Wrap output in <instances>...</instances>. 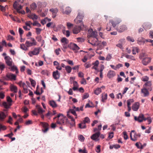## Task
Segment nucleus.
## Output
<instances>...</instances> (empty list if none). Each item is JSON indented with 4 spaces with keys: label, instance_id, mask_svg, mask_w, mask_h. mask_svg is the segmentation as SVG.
<instances>
[{
    "label": "nucleus",
    "instance_id": "1a4fd4ad",
    "mask_svg": "<svg viewBox=\"0 0 153 153\" xmlns=\"http://www.w3.org/2000/svg\"><path fill=\"white\" fill-rule=\"evenodd\" d=\"M6 114L3 112H0V120H2L5 118ZM6 129L5 126H2L0 123V131L1 130H4Z\"/></svg>",
    "mask_w": 153,
    "mask_h": 153
},
{
    "label": "nucleus",
    "instance_id": "c756f323",
    "mask_svg": "<svg viewBox=\"0 0 153 153\" xmlns=\"http://www.w3.org/2000/svg\"><path fill=\"white\" fill-rule=\"evenodd\" d=\"M102 101L105 102L107 99V94L106 93H103L102 94Z\"/></svg>",
    "mask_w": 153,
    "mask_h": 153
},
{
    "label": "nucleus",
    "instance_id": "4468645a",
    "mask_svg": "<svg viewBox=\"0 0 153 153\" xmlns=\"http://www.w3.org/2000/svg\"><path fill=\"white\" fill-rule=\"evenodd\" d=\"M127 28L126 25H121L117 27L116 29L119 32H122L127 30Z\"/></svg>",
    "mask_w": 153,
    "mask_h": 153
},
{
    "label": "nucleus",
    "instance_id": "f3484780",
    "mask_svg": "<svg viewBox=\"0 0 153 153\" xmlns=\"http://www.w3.org/2000/svg\"><path fill=\"white\" fill-rule=\"evenodd\" d=\"M142 27L145 30H146L150 29L152 27V25L150 23L146 22L143 24Z\"/></svg>",
    "mask_w": 153,
    "mask_h": 153
},
{
    "label": "nucleus",
    "instance_id": "39448f33",
    "mask_svg": "<svg viewBox=\"0 0 153 153\" xmlns=\"http://www.w3.org/2000/svg\"><path fill=\"white\" fill-rule=\"evenodd\" d=\"M134 119L135 121H137L139 122H143V120H146L147 118H145L144 115L141 114H139L138 117H137L136 116H135L134 117Z\"/></svg>",
    "mask_w": 153,
    "mask_h": 153
},
{
    "label": "nucleus",
    "instance_id": "f8f14e48",
    "mask_svg": "<svg viewBox=\"0 0 153 153\" xmlns=\"http://www.w3.org/2000/svg\"><path fill=\"white\" fill-rule=\"evenodd\" d=\"M90 39L91 40V42H89V43L93 45H98L100 43L98 39L96 38H91Z\"/></svg>",
    "mask_w": 153,
    "mask_h": 153
},
{
    "label": "nucleus",
    "instance_id": "2f4dec72",
    "mask_svg": "<svg viewBox=\"0 0 153 153\" xmlns=\"http://www.w3.org/2000/svg\"><path fill=\"white\" fill-rule=\"evenodd\" d=\"M56 114V111H53L52 113L50 111L48 112L45 115V116L48 118L49 117H51L53 115H54Z\"/></svg>",
    "mask_w": 153,
    "mask_h": 153
},
{
    "label": "nucleus",
    "instance_id": "338daca9",
    "mask_svg": "<svg viewBox=\"0 0 153 153\" xmlns=\"http://www.w3.org/2000/svg\"><path fill=\"white\" fill-rule=\"evenodd\" d=\"M20 48L22 49L25 50L26 49V48L24 44H21L20 45Z\"/></svg>",
    "mask_w": 153,
    "mask_h": 153
},
{
    "label": "nucleus",
    "instance_id": "0eeeda50",
    "mask_svg": "<svg viewBox=\"0 0 153 153\" xmlns=\"http://www.w3.org/2000/svg\"><path fill=\"white\" fill-rule=\"evenodd\" d=\"M32 42H30L28 41H26V42L25 44L27 47H29L33 45H36V42L35 40L33 38H30Z\"/></svg>",
    "mask_w": 153,
    "mask_h": 153
},
{
    "label": "nucleus",
    "instance_id": "864d4df0",
    "mask_svg": "<svg viewBox=\"0 0 153 153\" xmlns=\"http://www.w3.org/2000/svg\"><path fill=\"white\" fill-rule=\"evenodd\" d=\"M63 61L67 62L69 64L71 65H74L73 62L72 61V60H70L69 59H67V60L65 59L63 60Z\"/></svg>",
    "mask_w": 153,
    "mask_h": 153
},
{
    "label": "nucleus",
    "instance_id": "ea45409f",
    "mask_svg": "<svg viewBox=\"0 0 153 153\" xmlns=\"http://www.w3.org/2000/svg\"><path fill=\"white\" fill-rule=\"evenodd\" d=\"M65 69L67 73H70L71 72L72 68L71 67L68 65L65 67Z\"/></svg>",
    "mask_w": 153,
    "mask_h": 153
},
{
    "label": "nucleus",
    "instance_id": "c03bdc74",
    "mask_svg": "<svg viewBox=\"0 0 153 153\" xmlns=\"http://www.w3.org/2000/svg\"><path fill=\"white\" fill-rule=\"evenodd\" d=\"M29 18L33 20L34 19H37L38 16L37 15H36L35 14H32L29 17Z\"/></svg>",
    "mask_w": 153,
    "mask_h": 153
},
{
    "label": "nucleus",
    "instance_id": "603ef678",
    "mask_svg": "<svg viewBox=\"0 0 153 153\" xmlns=\"http://www.w3.org/2000/svg\"><path fill=\"white\" fill-rule=\"evenodd\" d=\"M41 73L42 74L47 75V76H48L49 75L48 71L47 70H43L41 72Z\"/></svg>",
    "mask_w": 153,
    "mask_h": 153
},
{
    "label": "nucleus",
    "instance_id": "052dcab7",
    "mask_svg": "<svg viewBox=\"0 0 153 153\" xmlns=\"http://www.w3.org/2000/svg\"><path fill=\"white\" fill-rule=\"evenodd\" d=\"M88 97H89L88 94L87 93H85L83 96L82 100H84L85 99H86V98H88Z\"/></svg>",
    "mask_w": 153,
    "mask_h": 153
},
{
    "label": "nucleus",
    "instance_id": "a19ab883",
    "mask_svg": "<svg viewBox=\"0 0 153 153\" xmlns=\"http://www.w3.org/2000/svg\"><path fill=\"white\" fill-rule=\"evenodd\" d=\"M8 9V6L7 5H6L5 7H4L0 5V10L2 12H5L6 10V9Z\"/></svg>",
    "mask_w": 153,
    "mask_h": 153
},
{
    "label": "nucleus",
    "instance_id": "4c0bfd02",
    "mask_svg": "<svg viewBox=\"0 0 153 153\" xmlns=\"http://www.w3.org/2000/svg\"><path fill=\"white\" fill-rule=\"evenodd\" d=\"M16 75H15L12 73H10V80H16Z\"/></svg>",
    "mask_w": 153,
    "mask_h": 153
},
{
    "label": "nucleus",
    "instance_id": "412c9836",
    "mask_svg": "<svg viewBox=\"0 0 153 153\" xmlns=\"http://www.w3.org/2000/svg\"><path fill=\"white\" fill-rule=\"evenodd\" d=\"M148 88L144 87L143 89H141V93L143 94L144 96L145 97H147L149 95V92H148Z\"/></svg>",
    "mask_w": 153,
    "mask_h": 153
},
{
    "label": "nucleus",
    "instance_id": "79ce46f5",
    "mask_svg": "<svg viewBox=\"0 0 153 153\" xmlns=\"http://www.w3.org/2000/svg\"><path fill=\"white\" fill-rule=\"evenodd\" d=\"M125 56L127 59H130L133 61H135L136 60L134 56L132 55H125Z\"/></svg>",
    "mask_w": 153,
    "mask_h": 153
},
{
    "label": "nucleus",
    "instance_id": "69168bd1",
    "mask_svg": "<svg viewBox=\"0 0 153 153\" xmlns=\"http://www.w3.org/2000/svg\"><path fill=\"white\" fill-rule=\"evenodd\" d=\"M42 36H37L36 37V39L38 42H40L42 40Z\"/></svg>",
    "mask_w": 153,
    "mask_h": 153
},
{
    "label": "nucleus",
    "instance_id": "dca6fc26",
    "mask_svg": "<svg viewBox=\"0 0 153 153\" xmlns=\"http://www.w3.org/2000/svg\"><path fill=\"white\" fill-rule=\"evenodd\" d=\"M100 135V132H98L93 134L92 136H91V138L92 140L97 141L98 140V138L99 137Z\"/></svg>",
    "mask_w": 153,
    "mask_h": 153
},
{
    "label": "nucleus",
    "instance_id": "cd10ccee",
    "mask_svg": "<svg viewBox=\"0 0 153 153\" xmlns=\"http://www.w3.org/2000/svg\"><path fill=\"white\" fill-rule=\"evenodd\" d=\"M67 115L68 117L71 120V123H70L71 125L72 126H75V122L73 117L70 115L68 114H67Z\"/></svg>",
    "mask_w": 153,
    "mask_h": 153
},
{
    "label": "nucleus",
    "instance_id": "8fccbe9b",
    "mask_svg": "<svg viewBox=\"0 0 153 153\" xmlns=\"http://www.w3.org/2000/svg\"><path fill=\"white\" fill-rule=\"evenodd\" d=\"M83 122L85 123V124L86 123H89L90 122V119L88 117H85L84 119V120L83 121Z\"/></svg>",
    "mask_w": 153,
    "mask_h": 153
},
{
    "label": "nucleus",
    "instance_id": "37998d69",
    "mask_svg": "<svg viewBox=\"0 0 153 153\" xmlns=\"http://www.w3.org/2000/svg\"><path fill=\"white\" fill-rule=\"evenodd\" d=\"M72 46L73 50H78L79 49V47L75 44H73Z\"/></svg>",
    "mask_w": 153,
    "mask_h": 153
},
{
    "label": "nucleus",
    "instance_id": "7ed1b4c3",
    "mask_svg": "<svg viewBox=\"0 0 153 153\" xmlns=\"http://www.w3.org/2000/svg\"><path fill=\"white\" fill-rule=\"evenodd\" d=\"M13 8L16 9L17 11L19 13H22V14H24L25 13L24 11H20V10L22 9V6L21 5L18 6L17 2V1H15L13 4Z\"/></svg>",
    "mask_w": 153,
    "mask_h": 153
},
{
    "label": "nucleus",
    "instance_id": "680f3d73",
    "mask_svg": "<svg viewBox=\"0 0 153 153\" xmlns=\"http://www.w3.org/2000/svg\"><path fill=\"white\" fill-rule=\"evenodd\" d=\"M5 96L4 93L2 92H0V98L1 99H3Z\"/></svg>",
    "mask_w": 153,
    "mask_h": 153
},
{
    "label": "nucleus",
    "instance_id": "6e6d98bb",
    "mask_svg": "<svg viewBox=\"0 0 153 153\" xmlns=\"http://www.w3.org/2000/svg\"><path fill=\"white\" fill-rule=\"evenodd\" d=\"M30 7L32 9L34 10L36 8L37 6L36 3H33L30 5Z\"/></svg>",
    "mask_w": 153,
    "mask_h": 153
},
{
    "label": "nucleus",
    "instance_id": "20e7f679",
    "mask_svg": "<svg viewBox=\"0 0 153 153\" xmlns=\"http://www.w3.org/2000/svg\"><path fill=\"white\" fill-rule=\"evenodd\" d=\"M7 102H4L3 103L2 105L5 108L4 111H6L10 108V97L7 96Z\"/></svg>",
    "mask_w": 153,
    "mask_h": 153
},
{
    "label": "nucleus",
    "instance_id": "b1692460",
    "mask_svg": "<svg viewBox=\"0 0 153 153\" xmlns=\"http://www.w3.org/2000/svg\"><path fill=\"white\" fill-rule=\"evenodd\" d=\"M151 59L150 58L146 57L143 59L142 63L144 65H147L151 61Z\"/></svg>",
    "mask_w": 153,
    "mask_h": 153
},
{
    "label": "nucleus",
    "instance_id": "4d7b16f0",
    "mask_svg": "<svg viewBox=\"0 0 153 153\" xmlns=\"http://www.w3.org/2000/svg\"><path fill=\"white\" fill-rule=\"evenodd\" d=\"M19 32L20 35V37H21L24 32L23 30L21 28H19Z\"/></svg>",
    "mask_w": 153,
    "mask_h": 153
},
{
    "label": "nucleus",
    "instance_id": "5fc2aeb1",
    "mask_svg": "<svg viewBox=\"0 0 153 153\" xmlns=\"http://www.w3.org/2000/svg\"><path fill=\"white\" fill-rule=\"evenodd\" d=\"M126 39L128 41H130L131 42H133L134 41V39L131 36H128L126 38Z\"/></svg>",
    "mask_w": 153,
    "mask_h": 153
},
{
    "label": "nucleus",
    "instance_id": "f704fd0d",
    "mask_svg": "<svg viewBox=\"0 0 153 153\" xmlns=\"http://www.w3.org/2000/svg\"><path fill=\"white\" fill-rule=\"evenodd\" d=\"M97 36V32L96 31H93L91 33L90 37L91 38H96Z\"/></svg>",
    "mask_w": 153,
    "mask_h": 153
},
{
    "label": "nucleus",
    "instance_id": "9b49d317",
    "mask_svg": "<svg viewBox=\"0 0 153 153\" xmlns=\"http://www.w3.org/2000/svg\"><path fill=\"white\" fill-rule=\"evenodd\" d=\"M61 41L63 43L62 45L63 48L64 49H66L68 47L67 44L69 42L68 40L66 38L63 37L62 38Z\"/></svg>",
    "mask_w": 153,
    "mask_h": 153
},
{
    "label": "nucleus",
    "instance_id": "e433bc0d",
    "mask_svg": "<svg viewBox=\"0 0 153 153\" xmlns=\"http://www.w3.org/2000/svg\"><path fill=\"white\" fill-rule=\"evenodd\" d=\"M102 91V90L101 88H97L94 91V93L95 94L98 95L100 94Z\"/></svg>",
    "mask_w": 153,
    "mask_h": 153
},
{
    "label": "nucleus",
    "instance_id": "bb28decb",
    "mask_svg": "<svg viewBox=\"0 0 153 153\" xmlns=\"http://www.w3.org/2000/svg\"><path fill=\"white\" fill-rule=\"evenodd\" d=\"M2 55L4 56H5L4 59L7 65L8 66H10V58L8 56H6V54L5 53L2 54Z\"/></svg>",
    "mask_w": 153,
    "mask_h": 153
},
{
    "label": "nucleus",
    "instance_id": "6ab92c4d",
    "mask_svg": "<svg viewBox=\"0 0 153 153\" xmlns=\"http://www.w3.org/2000/svg\"><path fill=\"white\" fill-rule=\"evenodd\" d=\"M152 83L151 81H149L147 82L146 83L143 85V87H147V88H148V90L149 91H151L152 90V88L151 87Z\"/></svg>",
    "mask_w": 153,
    "mask_h": 153
},
{
    "label": "nucleus",
    "instance_id": "7c9ffc66",
    "mask_svg": "<svg viewBox=\"0 0 153 153\" xmlns=\"http://www.w3.org/2000/svg\"><path fill=\"white\" fill-rule=\"evenodd\" d=\"M71 9L69 7H67L65 8V11L63 12V13L66 14L67 15L69 14L71 12Z\"/></svg>",
    "mask_w": 153,
    "mask_h": 153
},
{
    "label": "nucleus",
    "instance_id": "a18cd8bd",
    "mask_svg": "<svg viewBox=\"0 0 153 153\" xmlns=\"http://www.w3.org/2000/svg\"><path fill=\"white\" fill-rule=\"evenodd\" d=\"M29 80L31 82V83L32 86L33 87L35 86L36 84V82L35 81L30 78H29Z\"/></svg>",
    "mask_w": 153,
    "mask_h": 153
},
{
    "label": "nucleus",
    "instance_id": "58836bf2",
    "mask_svg": "<svg viewBox=\"0 0 153 153\" xmlns=\"http://www.w3.org/2000/svg\"><path fill=\"white\" fill-rule=\"evenodd\" d=\"M68 112L71 113L73 114L76 116V118H77V115L76 113V111L73 108L70 109L69 110Z\"/></svg>",
    "mask_w": 153,
    "mask_h": 153
},
{
    "label": "nucleus",
    "instance_id": "72a5a7b5",
    "mask_svg": "<svg viewBox=\"0 0 153 153\" xmlns=\"http://www.w3.org/2000/svg\"><path fill=\"white\" fill-rule=\"evenodd\" d=\"M78 126L79 128L81 129L85 128L86 127L85 124L83 122L79 124H78Z\"/></svg>",
    "mask_w": 153,
    "mask_h": 153
},
{
    "label": "nucleus",
    "instance_id": "6e6552de",
    "mask_svg": "<svg viewBox=\"0 0 153 153\" xmlns=\"http://www.w3.org/2000/svg\"><path fill=\"white\" fill-rule=\"evenodd\" d=\"M40 124L43 128V129H42V131L44 132L45 133L49 129V124L46 122H40Z\"/></svg>",
    "mask_w": 153,
    "mask_h": 153
},
{
    "label": "nucleus",
    "instance_id": "aec40b11",
    "mask_svg": "<svg viewBox=\"0 0 153 153\" xmlns=\"http://www.w3.org/2000/svg\"><path fill=\"white\" fill-rule=\"evenodd\" d=\"M140 107V103L139 102H136L132 106V109L134 111H137Z\"/></svg>",
    "mask_w": 153,
    "mask_h": 153
},
{
    "label": "nucleus",
    "instance_id": "ddd939ff",
    "mask_svg": "<svg viewBox=\"0 0 153 153\" xmlns=\"http://www.w3.org/2000/svg\"><path fill=\"white\" fill-rule=\"evenodd\" d=\"M84 26V25L81 26H76L74 27L73 29V33H74L76 34L78 33L82 29V27Z\"/></svg>",
    "mask_w": 153,
    "mask_h": 153
},
{
    "label": "nucleus",
    "instance_id": "5701e85b",
    "mask_svg": "<svg viewBox=\"0 0 153 153\" xmlns=\"http://www.w3.org/2000/svg\"><path fill=\"white\" fill-rule=\"evenodd\" d=\"M53 76L55 79H57L60 78V74L59 71L56 70L53 72Z\"/></svg>",
    "mask_w": 153,
    "mask_h": 153
},
{
    "label": "nucleus",
    "instance_id": "de8ad7c7",
    "mask_svg": "<svg viewBox=\"0 0 153 153\" xmlns=\"http://www.w3.org/2000/svg\"><path fill=\"white\" fill-rule=\"evenodd\" d=\"M21 110L24 113H26L29 110L26 106H24L21 109Z\"/></svg>",
    "mask_w": 153,
    "mask_h": 153
},
{
    "label": "nucleus",
    "instance_id": "f03ea898",
    "mask_svg": "<svg viewBox=\"0 0 153 153\" xmlns=\"http://www.w3.org/2000/svg\"><path fill=\"white\" fill-rule=\"evenodd\" d=\"M140 134H136L134 130H132L130 134L131 139L134 141L136 140L137 138L140 137Z\"/></svg>",
    "mask_w": 153,
    "mask_h": 153
},
{
    "label": "nucleus",
    "instance_id": "bf43d9fd",
    "mask_svg": "<svg viewBox=\"0 0 153 153\" xmlns=\"http://www.w3.org/2000/svg\"><path fill=\"white\" fill-rule=\"evenodd\" d=\"M76 39H77V41L78 42H83L84 40L83 39L80 37L77 38Z\"/></svg>",
    "mask_w": 153,
    "mask_h": 153
},
{
    "label": "nucleus",
    "instance_id": "49530a36",
    "mask_svg": "<svg viewBox=\"0 0 153 153\" xmlns=\"http://www.w3.org/2000/svg\"><path fill=\"white\" fill-rule=\"evenodd\" d=\"M134 102L133 99H129L127 101V106L130 105L131 103Z\"/></svg>",
    "mask_w": 153,
    "mask_h": 153
},
{
    "label": "nucleus",
    "instance_id": "f257e3e1",
    "mask_svg": "<svg viewBox=\"0 0 153 153\" xmlns=\"http://www.w3.org/2000/svg\"><path fill=\"white\" fill-rule=\"evenodd\" d=\"M58 120L56 123L60 125H65L69 124L67 117H64L62 114H60L57 116Z\"/></svg>",
    "mask_w": 153,
    "mask_h": 153
},
{
    "label": "nucleus",
    "instance_id": "3c124183",
    "mask_svg": "<svg viewBox=\"0 0 153 153\" xmlns=\"http://www.w3.org/2000/svg\"><path fill=\"white\" fill-rule=\"evenodd\" d=\"M36 33L37 34L39 35V34L41 33V32L42 30V29L38 28H36Z\"/></svg>",
    "mask_w": 153,
    "mask_h": 153
},
{
    "label": "nucleus",
    "instance_id": "c85d7f7f",
    "mask_svg": "<svg viewBox=\"0 0 153 153\" xmlns=\"http://www.w3.org/2000/svg\"><path fill=\"white\" fill-rule=\"evenodd\" d=\"M36 107L37 109L38 112L39 114H42L45 111L42 109L40 105H37Z\"/></svg>",
    "mask_w": 153,
    "mask_h": 153
},
{
    "label": "nucleus",
    "instance_id": "c9c22d12",
    "mask_svg": "<svg viewBox=\"0 0 153 153\" xmlns=\"http://www.w3.org/2000/svg\"><path fill=\"white\" fill-rule=\"evenodd\" d=\"M139 50L138 48L136 47H134L132 48V54H135L136 52L138 53L139 52Z\"/></svg>",
    "mask_w": 153,
    "mask_h": 153
},
{
    "label": "nucleus",
    "instance_id": "774afa93",
    "mask_svg": "<svg viewBox=\"0 0 153 153\" xmlns=\"http://www.w3.org/2000/svg\"><path fill=\"white\" fill-rule=\"evenodd\" d=\"M78 151L80 153L83 152V153H87V151L85 148H84L83 150L79 149Z\"/></svg>",
    "mask_w": 153,
    "mask_h": 153
},
{
    "label": "nucleus",
    "instance_id": "4be33fe9",
    "mask_svg": "<svg viewBox=\"0 0 153 153\" xmlns=\"http://www.w3.org/2000/svg\"><path fill=\"white\" fill-rule=\"evenodd\" d=\"M116 75L115 72L113 71H109L107 74V76L109 78H111L114 77Z\"/></svg>",
    "mask_w": 153,
    "mask_h": 153
},
{
    "label": "nucleus",
    "instance_id": "09e8293b",
    "mask_svg": "<svg viewBox=\"0 0 153 153\" xmlns=\"http://www.w3.org/2000/svg\"><path fill=\"white\" fill-rule=\"evenodd\" d=\"M149 79V77L147 76H145L142 77V80L143 82L148 81Z\"/></svg>",
    "mask_w": 153,
    "mask_h": 153
},
{
    "label": "nucleus",
    "instance_id": "393cba45",
    "mask_svg": "<svg viewBox=\"0 0 153 153\" xmlns=\"http://www.w3.org/2000/svg\"><path fill=\"white\" fill-rule=\"evenodd\" d=\"M10 90L14 93H16L18 91L17 87L13 84H10Z\"/></svg>",
    "mask_w": 153,
    "mask_h": 153
},
{
    "label": "nucleus",
    "instance_id": "0e129e2a",
    "mask_svg": "<svg viewBox=\"0 0 153 153\" xmlns=\"http://www.w3.org/2000/svg\"><path fill=\"white\" fill-rule=\"evenodd\" d=\"M61 51V50L60 49V48H58L57 49H56L55 50V52L56 54L57 55H58L59 54V52L60 51Z\"/></svg>",
    "mask_w": 153,
    "mask_h": 153
},
{
    "label": "nucleus",
    "instance_id": "a211bd4d",
    "mask_svg": "<svg viewBox=\"0 0 153 153\" xmlns=\"http://www.w3.org/2000/svg\"><path fill=\"white\" fill-rule=\"evenodd\" d=\"M121 21L120 19H115L114 21L113 20H111L110 21V22L112 24V26L114 27L116 26L117 25L119 24L121 22Z\"/></svg>",
    "mask_w": 153,
    "mask_h": 153
},
{
    "label": "nucleus",
    "instance_id": "a878e982",
    "mask_svg": "<svg viewBox=\"0 0 153 153\" xmlns=\"http://www.w3.org/2000/svg\"><path fill=\"white\" fill-rule=\"evenodd\" d=\"M84 17V14L82 12H79L78 13V16L77 17V19H79L80 20H79L78 21L79 22H81V20Z\"/></svg>",
    "mask_w": 153,
    "mask_h": 153
},
{
    "label": "nucleus",
    "instance_id": "423d86ee",
    "mask_svg": "<svg viewBox=\"0 0 153 153\" xmlns=\"http://www.w3.org/2000/svg\"><path fill=\"white\" fill-rule=\"evenodd\" d=\"M40 49L39 48H35L33 51H30L29 52V55L30 57H32L33 55H38L39 53Z\"/></svg>",
    "mask_w": 153,
    "mask_h": 153
},
{
    "label": "nucleus",
    "instance_id": "473e14b6",
    "mask_svg": "<svg viewBox=\"0 0 153 153\" xmlns=\"http://www.w3.org/2000/svg\"><path fill=\"white\" fill-rule=\"evenodd\" d=\"M50 105L53 108H55L57 106V105L56 102L53 100H51L49 101Z\"/></svg>",
    "mask_w": 153,
    "mask_h": 153
},
{
    "label": "nucleus",
    "instance_id": "13d9d810",
    "mask_svg": "<svg viewBox=\"0 0 153 153\" xmlns=\"http://www.w3.org/2000/svg\"><path fill=\"white\" fill-rule=\"evenodd\" d=\"M33 26H37L38 27H40L41 26V24L36 21L34 22L33 24Z\"/></svg>",
    "mask_w": 153,
    "mask_h": 153
},
{
    "label": "nucleus",
    "instance_id": "2eb2a0df",
    "mask_svg": "<svg viewBox=\"0 0 153 153\" xmlns=\"http://www.w3.org/2000/svg\"><path fill=\"white\" fill-rule=\"evenodd\" d=\"M49 11L52 13V16L54 18L56 16V14L58 11V9L55 8H51L49 10Z\"/></svg>",
    "mask_w": 153,
    "mask_h": 153
},
{
    "label": "nucleus",
    "instance_id": "e2e57ef3",
    "mask_svg": "<svg viewBox=\"0 0 153 153\" xmlns=\"http://www.w3.org/2000/svg\"><path fill=\"white\" fill-rule=\"evenodd\" d=\"M100 145H98L97 147V149L96 150V152L97 153H99L100 152Z\"/></svg>",
    "mask_w": 153,
    "mask_h": 153
},
{
    "label": "nucleus",
    "instance_id": "9d476101",
    "mask_svg": "<svg viewBox=\"0 0 153 153\" xmlns=\"http://www.w3.org/2000/svg\"><path fill=\"white\" fill-rule=\"evenodd\" d=\"M10 70L13 71H16V74L19 73V71L16 66L13 63L12 61L10 60Z\"/></svg>",
    "mask_w": 153,
    "mask_h": 153
}]
</instances>
